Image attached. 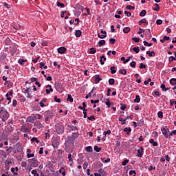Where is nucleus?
<instances>
[{
  "mask_svg": "<svg viewBox=\"0 0 176 176\" xmlns=\"http://www.w3.org/2000/svg\"><path fill=\"white\" fill-rule=\"evenodd\" d=\"M56 5H57V6L60 7V8H65V5H64V3H63L60 1H58L56 3Z\"/></svg>",
  "mask_w": 176,
  "mask_h": 176,
  "instance_id": "obj_28",
  "label": "nucleus"
},
{
  "mask_svg": "<svg viewBox=\"0 0 176 176\" xmlns=\"http://www.w3.org/2000/svg\"><path fill=\"white\" fill-rule=\"evenodd\" d=\"M56 131L58 134H60L61 133H64V126L61 124H58L56 126Z\"/></svg>",
  "mask_w": 176,
  "mask_h": 176,
  "instance_id": "obj_4",
  "label": "nucleus"
},
{
  "mask_svg": "<svg viewBox=\"0 0 176 176\" xmlns=\"http://www.w3.org/2000/svg\"><path fill=\"white\" fill-rule=\"evenodd\" d=\"M94 149L96 151V152H101L102 148L101 147H98V146H94Z\"/></svg>",
  "mask_w": 176,
  "mask_h": 176,
  "instance_id": "obj_25",
  "label": "nucleus"
},
{
  "mask_svg": "<svg viewBox=\"0 0 176 176\" xmlns=\"http://www.w3.org/2000/svg\"><path fill=\"white\" fill-rule=\"evenodd\" d=\"M74 142H75V140L71 136H68L66 138V141H65V144H71L72 145H74Z\"/></svg>",
  "mask_w": 176,
  "mask_h": 176,
  "instance_id": "obj_5",
  "label": "nucleus"
},
{
  "mask_svg": "<svg viewBox=\"0 0 176 176\" xmlns=\"http://www.w3.org/2000/svg\"><path fill=\"white\" fill-rule=\"evenodd\" d=\"M75 35L77 38H79L80 36H82V31L80 30H76V33H75Z\"/></svg>",
  "mask_w": 176,
  "mask_h": 176,
  "instance_id": "obj_16",
  "label": "nucleus"
},
{
  "mask_svg": "<svg viewBox=\"0 0 176 176\" xmlns=\"http://www.w3.org/2000/svg\"><path fill=\"white\" fill-rule=\"evenodd\" d=\"M46 94H50V93H53V89L50 88V89H45Z\"/></svg>",
  "mask_w": 176,
  "mask_h": 176,
  "instance_id": "obj_41",
  "label": "nucleus"
},
{
  "mask_svg": "<svg viewBox=\"0 0 176 176\" xmlns=\"http://www.w3.org/2000/svg\"><path fill=\"white\" fill-rule=\"evenodd\" d=\"M136 64H137V63H135V61H132L130 63V67H131V68H135Z\"/></svg>",
  "mask_w": 176,
  "mask_h": 176,
  "instance_id": "obj_37",
  "label": "nucleus"
},
{
  "mask_svg": "<svg viewBox=\"0 0 176 176\" xmlns=\"http://www.w3.org/2000/svg\"><path fill=\"white\" fill-rule=\"evenodd\" d=\"M127 163H129V160H125L122 162V166H126V164H127Z\"/></svg>",
  "mask_w": 176,
  "mask_h": 176,
  "instance_id": "obj_61",
  "label": "nucleus"
},
{
  "mask_svg": "<svg viewBox=\"0 0 176 176\" xmlns=\"http://www.w3.org/2000/svg\"><path fill=\"white\" fill-rule=\"evenodd\" d=\"M146 54L148 55V57H155V52L154 51H147L146 52Z\"/></svg>",
  "mask_w": 176,
  "mask_h": 176,
  "instance_id": "obj_12",
  "label": "nucleus"
},
{
  "mask_svg": "<svg viewBox=\"0 0 176 176\" xmlns=\"http://www.w3.org/2000/svg\"><path fill=\"white\" fill-rule=\"evenodd\" d=\"M32 174H33L34 176H39V174H38L36 170H32Z\"/></svg>",
  "mask_w": 176,
  "mask_h": 176,
  "instance_id": "obj_42",
  "label": "nucleus"
},
{
  "mask_svg": "<svg viewBox=\"0 0 176 176\" xmlns=\"http://www.w3.org/2000/svg\"><path fill=\"white\" fill-rule=\"evenodd\" d=\"M107 61V58H105V56L102 55L100 56V64L101 65H104V62Z\"/></svg>",
  "mask_w": 176,
  "mask_h": 176,
  "instance_id": "obj_9",
  "label": "nucleus"
},
{
  "mask_svg": "<svg viewBox=\"0 0 176 176\" xmlns=\"http://www.w3.org/2000/svg\"><path fill=\"white\" fill-rule=\"evenodd\" d=\"M65 52H67V48H65V47H60L59 48H58V53H59L60 54H64Z\"/></svg>",
  "mask_w": 176,
  "mask_h": 176,
  "instance_id": "obj_7",
  "label": "nucleus"
},
{
  "mask_svg": "<svg viewBox=\"0 0 176 176\" xmlns=\"http://www.w3.org/2000/svg\"><path fill=\"white\" fill-rule=\"evenodd\" d=\"M161 89H162V91H166V85L162 84V85H161Z\"/></svg>",
  "mask_w": 176,
  "mask_h": 176,
  "instance_id": "obj_55",
  "label": "nucleus"
},
{
  "mask_svg": "<svg viewBox=\"0 0 176 176\" xmlns=\"http://www.w3.org/2000/svg\"><path fill=\"white\" fill-rule=\"evenodd\" d=\"M11 171L13 173L14 175H17V171H16V169L14 168H11Z\"/></svg>",
  "mask_w": 176,
  "mask_h": 176,
  "instance_id": "obj_51",
  "label": "nucleus"
},
{
  "mask_svg": "<svg viewBox=\"0 0 176 176\" xmlns=\"http://www.w3.org/2000/svg\"><path fill=\"white\" fill-rule=\"evenodd\" d=\"M34 156H35V154H34V153H32V154H30V153L27 154V157L28 159H30V157H34Z\"/></svg>",
  "mask_w": 176,
  "mask_h": 176,
  "instance_id": "obj_59",
  "label": "nucleus"
},
{
  "mask_svg": "<svg viewBox=\"0 0 176 176\" xmlns=\"http://www.w3.org/2000/svg\"><path fill=\"white\" fill-rule=\"evenodd\" d=\"M157 116H158V118H160V119H162V118H163V112L162 111H159L157 113Z\"/></svg>",
  "mask_w": 176,
  "mask_h": 176,
  "instance_id": "obj_46",
  "label": "nucleus"
},
{
  "mask_svg": "<svg viewBox=\"0 0 176 176\" xmlns=\"http://www.w3.org/2000/svg\"><path fill=\"white\" fill-rule=\"evenodd\" d=\"M7 129L8 133H12V131H13V126H12L11 125L8 126Z\"/></svg>",
  "mask_w": 176,
  "mask_h": 176,
  "instance_id": "obj_40",
  "label": "nucleus"
},
{
  "mask_svg": "<svg viewBox=\"0 0 176 176\" xmlns=\"http://www.w3.org/2000/svg\"><path fill=\"white\" fill-rule=\"evenodd\" d=\"M120 74H121V75H126L127 74V71L126 70V69H120L119 70Z\"/></svg>",
  "mask_w": 176,
  "mask_h": 176,
  "instance_id": "obj_17",
  "label": "nucleus"
},
{
  "mask_svg": "<svg viewBox=\"0 0 176 176\" xmlns=\"http://www.w3.org/2000/svg\"><path fill=\"white\" fill-rule=\"evenodd\" d=\"M146 10H142L140 13V17H144V16H146Z\"/></svg>",
  "mask_w": 176,
  "mask_h": 176,
  "instance_id": "obj_22",
  "label": "nucleus"
},
{
  "mask_svg": "<svg viewBox=\"0 0 176 176\" xmlns=\"http://www.w3.org/2000/svg\"><path fill=\"white\" fill-rule=\"evenodd\" d=\"M139 68L140 69H145V68H146V65H144V63H140Z\"/></svg>",
  "mask_w": 176,
  "mask_h": 176,
  "instance_id": "obj_32",
  "label": "nucleus"
},
{
  "mask_svg": "<svg viewBox=\"0 0 176 176\" xmlns=\"http://www.w3.org/2000/svg\"><path fill=\"white\" fill-rule=\"evenodd\" d=\"M133 52H135L136 53H140V47H134L133 48Z\"/></svg>",
  "mask_w": 176,
  "mask_h": 176,
  "instance_id": "obj_35",
  "label": "nucleus"
},
{
  "mask_svg": "<svg viewBox=\"0 0 176 176\" xmlns=\"http://www.w3.org/2000/svg\"><path fill=\"white\" fill-rule=\"evenodd\" d=\"M161 131H162L163 135H164V137H166V138H168V140H170L171 138V137L168 136V133H170V129H168V128H167V126H162L161 129Z\"/></svg>",
  "mask_w": 176,
  "mask_h": 176,
  "instance_id": "obj_1",
  "label": "nucleus"
},
{
  "mask_svg": "<svg viewBox=\"0 0 176 176\" xmlns=\"http://www.w3.org/2000/svg\"><path fill=\"white\" fill-rule=\"evenodd\" d=\"M103 134L107 136V134H111V130H107V131H104Z\"/></svg>",
  "mask_w": 176,
  "mask_h": 176,
  "instance_id": "obj_64",
  "label": "nucleus"
},
{
  "mask_svg": "<svg viewBox=\"0 0 176 176\" xmlns=\"http://www.w3.org/2000/svg\"><path fill=\"white\" fill-rule=\"evenodd\" d=\"M67 159L69 160V162H74V159H72V154H69Z\"/></svg>",
  "mask_w": 176,
  "mask_h": 176,
  "instance_id": "obj_49",
  "label": "nucleus"
},
{
  "mask_svg": "<svg viewBox=\"0 0 176 176\" xmlns=\"http://www.w3.org/2000/svg\"><path fill=\"white\" fill-rule=\"evenodd\" d=\"M142 23L148 24V21H146V19H143L139 21V22H138L139 25H141Z\"/></svg>",
  "mask_w": 176,
  "mask_h": 176,
  "instance_id": "obj_13",
  "label": "nucleus"
},
{
  "mask_svg": "<svg viewBox=\"0 0 176 176\" xmlns=\"http://www.w3.org/2000/svg\"><path fill=\"white\" fill-rule=\"evenodd\" d=\"M142 151H144V148L142 147L140 148V150H138V157H142Z\"/></svg>",
  "mask_w": 176,
  "mask_h": 176,
  "instance_id": "obj_10",
  "label": "nucleus"
},
{
  "mask_svg": "<svg viewBox=\"0 0 176 176\" xmlns=\"http://www.w3.org/2000/svg\"><path fill=\"white\" fill-rule=\"evenodd\" d=\"M91 94H94V96H96V87H94L92 90L90 92Z\"/></svg>",
  "mask_w": 176,
  "mask_h": 176,
  "instance_id": "obj_53",
  "label": "nucleus"
},
{
  "mask_svg": "<svg viewBox=\"0 0 176 176\" xmlns=\"http://www.w3.org/2000/svg\"><path fill=\"white\" fill-rule=\"evenodd\" d=\"M126 9H128L129 10H134V9H135V7L133 6H126Z\"/></svg>",
  "mask_w": 176,
  "mask_h": 176,
  "instance_id": "obj_38",
  "label": "nucleus"
},
{
  "mask_svg": "<svg viewBox=\"0 0 176 176\" xmlns=\"http://www.w3.org/2000/svg\"><path fill=\"white\" fill-rule=\"evenodd\" d=\"M132 41H134L136 43H138V42H140V38L133 37L132 38Z\"/></svg>",
  "mask_w": 176,
  "mask_h": 176,
  "instance_id": "obj_50",
  "label": "nucleus"
},
{
  "mask_svg": "<svg viewBox=\"0 0 176 176\" xmlns=\"http://www.w3.org/2000/svg\"><path fill=\"white\" fill-rule=\"evenodd\" d=\"M25 61H27V60L21 59V60H19L18 62L19 64H21V65H24V63H25Z\"/></svg>",
  "mask_w": 176,
  "mask_h": 176,
  "instance_id": "obj_54",
  "label": "nucleus"
},
{
  "mask_svg": "<svg viewBox=\"0 0 176 176\" xmlns=\"http://www.w3.org/2000/svg\"><path fill=\"white\" fill-rule=\"evenodd\" d=\"M74 15H76L77 17L80 16V11H79V10L75 11Z\"/></svg>",
  "mask_w": 176,
  "mask_h": 176,
  "instance_id": "obj_57",
  "label": "nucleus"
},
{
  "mask_svg": "<svg viewBox=\"0 0 176 176\" xmlns=\"http://www.w3.org/2000/svg\"><path fill=\"white\" fill-rule=\"evenodd\" d=\"M176 61V58L174 57V56H170L169 57V59H168V61H170V63H171L172 61Z\"/></svg>",
  "mask_w": 176,
  "mask_h": 176,
  "instance_id": "obj_47",
  "label": "nucleus"
},
{
  "mask_svg": "<svg viewBox=\"0 0 176 176\" xmlns=\"http://www.w3.org/2000/svg\"><path fill=\"white\" fill-rule=\"evenodd\" d=\"M130 28L129 27H126L123 29V32L124 34H129V32L130 31Z\"/></svg>",
  "mask_w": 176,
  "mask_h": 176,
  "instance_id": "obj_24",
  "label": "nucleus"
},
{
  "mask_svg": "<svg viewBox=\"0 0 176 176\" xmlns=\"http://www.w3.org/2000/svg\"><path fill=\"white\" fill-rule=\"evenodd\" d=\"M55 89L58 91V93H63L64 91V88H63V84L60 82H55Z\"/></svg>",
  "mask_w": 176,
  "mask_h": 176,
  "instance_id": "obj_3",
  "label": "nucleus"
},
{
  "mask_svg": "<svg viewBox=\"0 0 176 176\" xmlns=\"http://www.w3.org/2000/svg\"><path fill=\"white\" fill-rule=\"evenodd\" d=\"M162 23H163V21H162V19H157L156 21V24H157L158 25H160Z\"/></svg>",
  "mask_w": 176,
  "mask_h": 176,
  "instance_id": "obj_52",
  "label": "nucleus"
},
{
  "mask_svg": "<svg viewBox=\"0 0 176 176\" xmlns=\"http://www.w3.org/2000/svg\"><path fill=\"white\" fill-rule=\"evenodd\" d=\"M83 113H84V118L86 119V118H87V109H84Z\"/></svg>",
  "mask_w": 176,
  "mask_h": 176,
  "instance_id": "obj_56",
  "label": "nucleus"
},
{
  "mask_svg": "<svg viewBox=\"0 0 176 176\" xmlns=\"http://www.w3.org/2000/svg\"><path fill=\"white\" fill-rule=\"evenodd\" d=\"M30 163L32 167H38V160L35 158L30 160Z\"/></svg>",
  "mask_w": 176,
  "mask_h": 176,
  "instance_id": "obj_6",
  "label": "nucleus"
},
{
  "mask_svg": "<svg viewBox=\"0 0 176 176\" xmlns=\"http://www.w3.org/2000/svg\"><path fill=\"white\" fill-rule=\"evenodd\" d=\"M120 105L122 106L121 107L122 111H124V109H126V104H123V103H121Z\"/></svg>",
  "mask_w": 176,
  "mask_h": 176,
  "instance_id": "obj_58",
  "label": "nucleus"
},
{
  "mask_svg": "<svg viewBox=\"0 0 176 176\" xmlns=\"http://www.w3.org/2000/svg\"><path fill=\"white\" fill-rule=\"evenodd\" d=\"M78 137H79V134L78 133H73L72 135V138L74 141L78 138Z\"/></svg>",
  "mask_w": 176,
  "mask_h": 176,
  "instance_id": "obj_18",
  "label": "nucleus"
},
{
  "mask_svg": "<svg viewBox=\"0 0 176 176\" xmlns=\"http://www.w3.org/2000/svg\"><path fill=\"white\" fill-rule=\"evenodd\" d=\"M150 144H152L153 146H157V142H155L153 139L149 140Z\"/></svg>",
  "mask_w": 176,
  "mask_h": 176,
  "instance_id": "obj_20",
  "label": "nucleus"
},
{
  "mask_svg": "<svg viewBox=\"0 0 176 176\" xmlns=\"http://www.w3.org/2000/svg\"><path fill=\"white\" fill-rule=\"evenodd\" d=\"M43 67L44 69H47V66L45 65V63L41 62V63H40V68L42 69Z\"/></svg>",
  "mask_w": 176,
  "mask_h": 176,
  "instance_id": "obj_29",
  "label": "nucleus"
},
{
  "mask_svg": "<svg viewBox=\"0 0 176 176\" xmlns=\"http://www.w3.org/2000/svg\"><path fill=\"white\" fill-rule=\"evenodd\" d=\"M131 58H133V56H129V57H128L127 59H126V60L123 62V63H124V64H126V63H129V61H130V60H131Z\"/></svg>",
  "mask_w": 176,
  "mask_h": 176,
  "instance_id": "obj_44",
  "label": "nucleus"
},
{
  "mask_svg": "<svg viewBox=\"0 0 176 176\" xmlns=\"http://www.w3.org/2000/svg\"><path fill=\"white\" fill-rule=\"evenodd\" d=\"M102 160L104 163H109V162H111V158H107L106 160L105 158H102Z\"/></svg>",
  "mask_w": 176,
  "mask_h": 176,
  "instance_id": "obj_45",
  "label": "nucleus"
},
{
  "mask_svg": "<svg viewBox=\"0 0 176 176\" xmlns=\"http://www.w3.org/2000/svg\"><path fill=\"white\" fill-rule=\"evenodd\" d=\"M109 85H115V79H113V78H110L109 80Z\"/></svg>",
  "mask_w": 176,
  "mask_h": 176,
  "instance_id": "obj_34",
  "label": "nucleus"
},
{
  "mask_svg": "<svg viewBox=\"0 0 176 176\" xmlns=\"http://www.w3.org/2000/svg\"><path fill=\"white\" fill-rule=\"evenodd\" d=\"M89 166V163H87V162H85L83 165L82 167L84 168V170H86V168H87V166Z\"/></svg>",
  "mask_w": 176,
  "mask_h": 176,
  "instance_id": "obj_48",
  "label": "nucleus"
},
{
  "mask_svg": "<svg viewBox=\"0 0 176 176\" xmlns=\"http://www.w3.org/2000/svg\"><path fill=\"white\" fill-rule=\"evenodd\" d=\"M106 105L107 106V108H111V102H109V98L107 99Z\"/></svg>",
  "mask_w": 176,
  "mask_h": 176,
  "instance_id": "obj_39",
  "label": "nucleus"
},
{
  "mask_svg": "<svg viewBox=\"0 0 176 176\" xmlns=\"http://www.w3.org/2000/svg\"><path fill=\"white\" fill-rule=\"evenodd\" d=\"M134 102H140L141 101V98H140V96L136 95L135 99H134Z\"/></svg>",
  "mask_w": 176,
  "mask_h": 176,
  "instance_id": "obj_27",
  "label": "nucleus"
},
{
  "mask_svg": "<svg viewBox=\"0 0 176 176\" xmlns=\"http://www.w3.org/2000/svg\"><path fill=\"white\" fill-rule=\"evenodd\" d=\"M116 67L115 66H113V67H111L110 69H111V74H116Z\"/></svg>",
  "mask_w": 176,
  "mask_h": 176,
  "instance_id": "obj_26",
  "label": "nucleus"
},
{
  "mask_svg": "<svg viewBox=\"0 0 176 176\" xmlns=\"http://www.w3.org/2000/svg\"><path fill=\"white\" fill-rule=\"evenodd\" d=\"M124 14H126L127 17H130V16H131V12L124 11Z\"/></svg>",
  "mask_w": 176,
  "mask_h": 176,
  "instance_id": "obj_63",
  "label": "nucleus"
},
{
  "mask_svg": "<svg viewBox=\"0 0 176 176\" xmlns=\"http://www.w3.org/2000/svg\"><path fill=\"white\" fill-rule=\"evenodd\" d=\"M85 149H86L87 152H93V148L90 146L86 147Z\"/></svg>",
  "mask_w": 176,
  "mask_h": 176,
  "instance_id": "obj_36",
  "label": "nucleus"
},
{
  "mask_svg": "<svg viewBox=\"0 0 176 176\" xmlns=\"http://www.w3.org/2000/svg\"><path fill=\"white\" fill-rule=\"evenodd\" d=\"M31 141H32V142H35V141H36V144H39V141L38 140V138H32L31 139Z\"/></svg>",
  "mask_w": 176,
  "mask_h": 176,
  "instance_id": "obj_43",
  "label": "nucleus"
},
{
  "mask_svg": "<svg viewBox=\"0 0 176 176\" xmlns=\"http://www.w3.org/2000/svg\"><path fill=\"white\" fill-rule=\"evenodd\" d=\"M98 38H100V39H104V38H107V35L106 34H98Z\"/></svg>",
  "mask_w": 176,
  "mask_h": 176,
  "instance_id": "obj_31",
  "label": "nucleus"
},
{
  "mask_svg": "<svg viewBox=\"0 0 176 176\" xmlns=\"http://www.w3.org/2000/svg\"><path fill=\"white\" fill-rule=\"evenodd\" d=\"M100 80H102V78L100 77V75H96L95 77V83H100Z\"/></svg>",
  "mask_w": 176,
  "mask_h": 176,
  "instance_id": "obj_11",
  "label": "nucleus"
},
{
  "mask_svg": "<svg viewBox=\"0 0 176 176\" xmlns=\"http://www.w3.org/2000/svg\"><path fill=\"white\" fill-rule=\"evenodd\" d=\"M124 133H126L127 134V135H130V133H131V129L130 127L124 128Z\"/></svg>",
  "mask_w": 176,
  "mask_h": 176,
  "instance_id": "obj_14",
  "label": "nucleus"
},
{
  "mask_svg": "<svg viewBox=\"0 0 176 176\" xmlns=\"http://www.w3.org/2000/svg\"><path fill=\"white\" fill-rule=\"evenodd\" d=\"M8 111L5 109V107H1L0 110V117L3 119H8Z\"/></svg>",
  "mask_w": 176,
  "mask_h": 176,
  "instance_id": "obj_2",
  "label": "nucleus"
},
{
  "mask_svg": "<svg viewBox=\"0 0 176 176\" xmlns=\"http://www.w3.org/2000/svg\"><path fill=\"white\" fill-rule=\"evenodd\" d=\"M34 126H35V127H37V129H42V127H43V124H42L41 122H39V121H36L34 123Z\"/></svg>",
  "mask_w": 176,
  "mask_h": 176,
  "instance_id": "obj_8",
  "label": "nucleus"
},
{
  "mask_svg": "<svg viewBox=\"0 0 176 176\" xmlns=\"http://www.w3.org/2000/svg\"><path fill=\"white\" fill-rule=\"evenodd\" d=\"M170 83L172 85H176V78H171L170 80Z\"/></svg>",
  "mask_w": 176,
  "mask_h": 176,
  "instance_id": "obj_30",
  "label": "nucleus"
},
{
  "mask_svg": "<svg viewBox=\"0 0 176 176\" xmlns=\"http://www.w3.org/2000/svg\"><path fill=\"white\" fill-rule=\"evenodd\" d=\"M54 101H56V102H61V100L59 98H57V96H54Z\"/></svg>",
  "mask_w": 176,
  "mask_h": 176,
  "instance_id": "obj_62",
  "label": "nucleus"
},
{
  "mask_svg": "<svg viewBox=\"0 0 176 176\" xmlns=\"http://www.w3.org/2000/svg\"><path fill=\"white\" fill-rule=\"evenodd\" d=\"M97 50L94 47L90 48L89 54H96Z\"/></svg>",
  "mask_w": 176,
  "mask_h": 176,
  "instance_id": "obj_19",
  "label": "nucleus"
},
{
  "mask_svg": "<svg viewBox=\"0 0 176 176\" xmlns=\"http://www.w3.org/2000/svg\"><path fill=\"white\" fill-rule=\"evenodd\" d=\"M115 42H116V39L111 38L109 39V43L111 45H115Z\"/></svg>",
  "mask_w": 176,
  "mask_h": 176,
  "instance_id": "obj_33",
  "label": "nucleus"
},
{
  "mask_svg": "<svg viewBox=\"0 0 176 176\" xmlns=\"http://www.w3.org/2000/svg\"><path fill=\"white\" fill-rule=\"evenodd\" d=\"M105 45V40H100L98 43V45L101 47V46H104Z\"/></svg>",
  "mask_w": 176,
  "mask_h": 176,
  "instance_id": "obj_15",
  "label": "nucleus"
},
{
  "mask_svg": "<svg viewBox=\"0 0 176 176\" xmlns=\"http://www.w3.org/2000/svg\"><path fill=\"white\" fill-rule=\"evenodd\" d=\"M68 126L71 129L72 131H76L78 130V127L73 125H68Z\"/></svg>",
  "mask_w": 176,
  "mask_h": 176,
  "instance_id": "obj_23",
  "label": "nucleus"
},
{
  "mask_svg": "<svg viewBox=\"0 0 176 176\" xmlns=\"http://www.w3.org/2000/svg\"><path fill=\"white\" fill-rule=\"evenodd\" d=\"M67 101H69L71 102H74V98H72V96L71 94L67 95Z\"/></svg>",
  "mask_w": 176,
  "mask_h": 176,
  "instance_id": "obj_21",
  "label": "nucleus"
},
{
  "mask_svg": "<svg viewBox=\"0 0 176 176\" xmlns=\"http://www.w3.org/2000/svg\"><path fill=\"white\" fill-rule=\"evenodd\" d=\"M142 32H145V30H144L142 28H140L138 34L140 35V34H142Z\"/></svg>",
  "mask_w": 176,
  "mask_h": 176,
  "instance_id": "obj_60",
  "label": "nucleus"
}]
</instances>
